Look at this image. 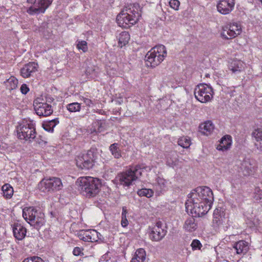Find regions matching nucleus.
<instances>
[{
  "label": "nucleus",
  "mask_w": 262,
  "mask_h": 262,
  "mask_svg": "<svg viewBox=\"0 0 262 262\" xmlns=\"http://www.w3.org/2000/svg\"><path fill=\"white\" fill-rule=\"evenodd\" d=\"M82 250L83 249L80 248V247H76L74 249L73 251V253L75 256L80 255L81 254H83V253L82 252Z\"/></svg>",
  "instance_id": "a19ab883"
},
{
  "label": "nucleus",
  "mask_w": 262,
  "mask_h": 262,
  "mask_svg": "<svg viewBox=\"0 0 262 262\" xmlns=\"http://www.w3.org/2000/svg\"><path fill=\"white\" fill-rule=\"evenodd\" d=\"M229 69L233 73H238L245 69V63L241 60H234L229 64Z\"/></svg>",
  "instance_id": "412c9836"
},
{
  "label": "nucleus",
  "mask_w": 262,
  "mask_h": 262,
  "mask_svg": "<svg viewBox=\"0 0 262 262\" xmlns=\"http://www.w3.org/2000/svg\"><path fill=\"white\" fill-rule=\"evenodd\" d=\"M214 125L211 121H207L199 126L200 131L204 135H209L214 129Z\"/></svg>",
  "instance_id": "b1692460"
},
{
  "label": "nucleus",
  "mask_w": 262,
  "mask_h": 262,
  "mask_svg": "<svg viewBox=\"0 0 262 262\" xmlns=\"http://www.w3.org/2000/svg\"><path fill=\"white\" fill-rule=\"evenodd\" d=\"M137 194L140 197L145 196L149 198L153 196L154 191L151 189L142 188L138 190Z\"/></svg>",
  "instance_id": "473e14b6"
},
{
  "label": "nucleus",
  "mask_w": 262,
  "mask_h": 262,
  "mask_svg": "<svg viewBox=\"0 0 262 262\" xmlns=\"http://www.w3.org/2000/svg\"><path fill=\"white\" fill-rule=\"evenodd\" d=\"M189 200L185 203L186 211L192 216L199 217L206 214L211 209L213 201L211 189L207 186H201L193 190Z\"/></svg>",
  "instance_id": "f257e3e1"
},
{
  "label": "nucleus",
  "mask_w": 262,
  "mask_h": 262,
  "mask_svg": "<svg viewBox=\"0 0 262 262\" xmlns=\"http://www.w3.org/2000/svg\"><path fill=\"white\" fill-rule=\"evenodd\" d=\"M77 236L80 239L87 242H95L99 239L98 233L95 230H80Z\"/></svg>",
  "instance_id": "2eb2a0df"
},
{
  "label": "nucleus",
  "mask_w": 262,
  "mask_h": 262,
  "mask_svg": "<svg viewBox=\"0 0 262 262\" xmlns=\"http://www.w3.org/2000/svg\"><path fill=\"white\" fill-rule=\"evenodd\" d=\"M241 32V26L236 23H233L223 27L221 35L223 38L229 39L239 35Z\"/></svg>",
  "instance_id": "f8f14e48"
},
{
  "label": "nucleus",
  "mask_w": 262,
  "mask_h": 262,
  "mask_svg": "<svg viewBox=\"0 0 262 262\" xmlns=\"http://www.w3.org/2000/svg\"><path fill=\"white\" fill-rule=\"evenodd\" d=\"M40 98H37L34 101L33 106L36 114L39 116H48L53 113L51 105L40 101Z\"/></svg>",
  "instance_id": "ddd939ff"
},
{
  "label": "nucleus",
  "mask_w": 262,
  "mask_h": 262,
  "mask_svg": "<svg viewBox=\"0 0 262 262\" xmlns=\"http://www.w3.org/2000/svg\"><path fill=\"white\" fill-rule=\"evenodd\" d=\"M13 233L16 239L21 241L26 235L27 229L19 223H14L13 226Z\"/></svg>",
  "instance_id": "6ab92c4d"
},
{
  "label": "nucleus",
  "mask_w": 262,
  "mask_h": 262,
  "mask_svg": "<svg viewBox=\"0 0 262 262\" xmlns=\"http://www.w3.org/2000/svg\"><path fill=\"white\" fill-rule=\"evenodd\" d=\"M191 247L193 250H196L201 249L202 245L199 240L194 239L191 244Z\"/></svg>",
  "instance_id": "58836bf2"
},
{
  "label": "nucleus",
  "mask_w": 262,
  "mask_h": 262,
  "mask_svg": "<svg viewBox=\"0 0 262 262\" xmlns=\"http://www.w3.org/2000/svg\"><path fill=\"white\" fill-rule=\"evenodd\" d=\"M167 55L166 48L164 45H159L152 48L145 55L146 65L155 67L159 65Z\"/></svg>",
  "instance_id": "20e7f679"
},
{
  "label": "nucleus",
  "mask_w": 262,
  "mask_h": 262,
  "mask_svg": "<svg viewBox=\"0 0 262 262\" xmlns=\"http://www.w3.org/2000/svg\"><path fill=\"white\" fill-rule=\"evenodd\" d=\"M194 95L195 98L202 103L209 101L213 97V89L210 85L200 83L194 89Z\"/></svg>",
  "instance_id": "1a4fd4ad"
},
{
  "label": "nucleus",
  "mask_w": 262,
  "mask_h": 262,
  "mask_svg": "<svg viewBox=\"0 0 262 262\" xmlns=\"http://www.w3.org/2000/svg\"><path fill=\"white\" fill-rule=\"evenodd\" d=\"M97 158V150L91 148L86 153L80 154L76 157V165L81 169H89L94 166Z\"/></svg>",
  "instance_id": "0eeeda50"
},
{
  "label": "nucleus",
  "mask_w": 262,
  "mask_h": 262,
  "mask_svg": "<svg viewBox=\"0 0 262 262\" xmlns=\"http://www.w3.org/2000/svg\"><path fill=\"white\" fill-rule=\"evenodd\" d=\"M7 88L9 90H13L17 88L18 80L14 77H11L5 82Z\"/></svg>",
  "instance_id": "7c9ffc66"
},
{
  "label": "nucleus",
  "mask_w": 262,
  "mask_h": 262,
  "mask_svg": "<svg viewBox=\"0 0 262 262\" xmlns=\"http://www.w3.org/2000/svg\"><path fill=\"white\" fill-rule=\"evenodd\" d=\"M83 100L84 103L89 106H90L91 104H93L92 101L88 98H83Z\"/></svg>",
  "instance_id": "a18cd8bd"
},
{
  "label": "nucleus",
  "mask_w": 262,
  "mask_h": 262,
  "mask_svg": "<svg viewBox=\"0 0 262 262\" xmlns=\"http://www.w3.org/2000/svg\"><path fill=\"white\" fill-rule=\"evenodd\" d=\"M259 1H260L261 2V3H262V0H259Z\"/></svg>",
  "instance_id": "603ef678"
},
{
  "label": "nucleus",
  "mask_w": 262,
  "mask_h": 262,
  "mask_svg": "<svg viewBox=\"0 0 262 262\" xmlns=\"http://www.w3.org/2000/svg\"><path fill=\"white\" fill-rule=\"evenodd\" d=\"M37 142H38V143L39 144H41L42 142H43V141H36Z\"/></svg>",
  "instance_id": "3c124183"
},
{
  "label": "nucleus",
  "mask_w": 262,
  "mask_h": 262,
  "mask_svg": "<svg viewBox=\"0 0 262 262\" xmlns=\"http://www.w3.org/2000/svg\"><path fill=\"white\" fill-rule=\"evenodd\" d=\"M20 90L22 94H26L29 92V89L27 86V84H23L21 85Z\"/></svg>",
  "instance_id": "79ce46f5"
},
{
  "label": "nucleus",
  "mask_w": 262,
  "mask_h": 262,
  "mask_svg": "<svg viewBox=\"0 0 262 262\" xmlns=\"http://www.w3.org/2000/svg\"><path fill=\"white\" fill-rule=\"evenodd\" d=\"M169 6L174 10H178L180 5V2L178 0H170Z\"/></svg>",
  "instance_id": "ea45409f"
},
{
  "label": "nucleus",
  "mask_w": 262,
  "mask_h": 262,
  "mask_svg": "<svg viewBox=\"0 0 262 262\" xmlns=\"http://www.w3.org/2000/svg\"><path fill=\"white\" fill-rule=\"evenodd\" d=\"M252 137L256 141L255 144L257 149L262 151V128H258L255 129L252 134Z\"/></svg>",
  "instance_id": "a878e982"
},
{
  "label": "nucleus",
  "mask_w": 262,
  "mask_h": 262,
  "mask_svg": "<svg viewBox=\"0 0 262 262\" xmlns=\"http://www.w3.org/2000/svg\"><path fill=\"white\" fill-rule=\"evenodd\" d=\"M178 145L184 148H188L191 145V140L187 137H182L178 139Z\"/></svg>",
  "instance_id": "72a5a7b5"
},
{
  "label": "nucleus",
  "mask_w": 262,
  "mask_h": 262,
  "mask_svg": "<svg viewBox=\"0 0 262 262\" xmlns=\"http://www.w3.org/2000/svg\"><path fill=\"white\" fill-rule=\"evenodd\" d=\"M254 198L256 201H260L262 199V190L259 187L255 188Z\"/></svg>",
  "instance_id": "e433bc0d"
},
{
  "label": "nucleus",
  "mask_w": 262,
  "mask_h": 262,
  "mask_svg": "<svg viewBox=\"0 0 262 262\" xmlns=\"http://www.w3.org/2000/svg\"><path fill=\"white\" fill-rule=\"evenodd\" d=\"M38 69V64L35 62H29L25 64L20 70L21 75L24 78H28L33 75Z\"/></svg>",
  "instance_id": "a211bd4d"
},
{
  "label": "nucleus",
  "mask_w": 262,
  "mask_h": 262,
  "mask_svg": "<svg viewBox=\"0 0 262 262\" xmlns=\"http://www.w3.org/2000/svg\"><path fill=\"white\" fill-rule=\"evenodd\" d=\"M233 248L238 254H245L248 251L249 247L247 242L245 241H239L234 244Z\"/></svg>",
  "instance_id": "5701e85b"
},
{
  "label": "nucleus",
  "mask_w": 262,
  "mask_h": 262,
  "mask_svg": "<svg viewBox=\"0 0 262 262\" xmlns=\"http://www.w3.org/2000/svg\"><path fill=\"white\" fill-rule=\"evenodd\" d=\"M17 132L20 139L31 141L36 137V133L32 122L21 124L17 127Z\"/></svg>",
  "instance_id": "9d476101"
},
{
  "label": "nucleus",
  "mask_w": 262,
  "mask_h": 262,
  "mask_svg": "<svg viewBox=\"0 0 262 262\" xmlns=\"http://www.w3.org/2000/svg\"><path fill=\"white\" fill-rule=\"evenodd\" d=\"M155 187L157 191L161 192L162 191L165 190L166 188V181L165 180L160 177H158L156 179V182L155 184Z\"/></svg>",
  "instance_id": "2f4dec72"
},
{
  "label": "nucleus",
  "mask_w": 262,
  "mask_h": 262,
  "mask_svg": "<svg viewBox=\"0 0 262 262\" xmlns=\"http://www.w3.org/2000/svg\"><path fill=\"white\" fill-rule=\"evenodd\" d=\"M194 216L190 217L187 219L183 225V228L187 232H192L195 230L197 228V223L195 222V220L194 219Z\"/></svg>",
  "instance_id": "393cba45"
},
{
  "label": "nucleus",
  "mask_w": 262,
  "mask_h": 262,
  "mask_svg": "<svg viewBox=\"0 0 262 262\" xmlns=\"http://www.w3.org/2000/svg\"><path fill=\"white\" fill-rule=\"evenodd\" d=\"M238 172L244 176H249L253 173L254 166L250 159H244L241 162Z\"/></svg>",
  "instance_id": "f3484780"
},
{
  "label": "nucleus",
  "mask_w": 262,
  "mask_h": 262,
  "mask_svg": "<svg viewBox=\"0 0 262 262\" xmlns=\"http://www.w3.org/2000/svg\"><path fill=\"white\" fill-rule=\"evenodd\" d=\"M121 225L123 227H126L128 224V220H127V218L126 217H122V220H121Z\"/></svg>",
  "instance_id": "c03bdc74"
},
{
  "label": "nucleus",
  "mask_w": 262,
  "mask_h": 262,
  "mask_svg": "<svg viewBox=\"0 0 262 262\" xmlns=\"http://www.w3.org/2000/svg\"><path fill=\"white\" fill-rule=\"evenodd\" d=\"M127 213V210L125 207H123L122 208V217H126V214Z\"/></svg>",
  "instance_id": "09e8293b"
},
{
  "label": "nucleus",
  "mask_w": 262,
  "mask_h": 262,
  "mask_svg": "<svg viewBox=\"0 0 262 262\" xmlns=\"http://www.w3.org/2000/svg\"><path fill=\"white\" fill-rule=\"evenodd\" d=\"M27 2L33 4L27 10L30 15L43 13L52 3V0H27Z\"/></svg>",
  "instance_id": "9b49d317"
},
{
  "label": "nucleus",
  "mask_w": 262,
  "mask_h": 262,
  "mask_svg": "<svg viewBox=\"0 0 262 262\" xmlns=\"http://www.w3.org/2000/svg\"><path fill=\"white\" fill-rule=\"evenodd\" d=\"M130 39V35L128 32L123 31L119 34L118 38L119 46L122 48L123 46L126 45Z\"/></svg>",
  "instance_id": "cd10ccee"
},
{
  "label": "nucleus",
  "mask_w": 262,
  "mask_h": 262,
  "mask_svg": "<svg viewBox=\"0 0 262 262\" xmlns=\"http://www.w3.org/2000/svg\"><path fill=\"white\" fill-rule=\"evenodd\" d=\"M80 193L86 198L95 196L100 191L102 186L101 180L91 177L79 178L77 181Z\"/></svg>",
  "instance_id": "f03ea898"
},
{
  "label": "nucleus",
  "mask_w": 262,
  "mask_h": 262,
  "mask_svg": "<svg viewBox=\"0 0 262 262\" xmlns=\"http://www.w3.org/2000/svg\"><path fill=\"white\" fill-rule=\"evenodd\" d=\"M136 9V6L134 5L132 9L126 8L120 12L116 17L117 23L120 27L128 28L138 22L141 14L135 10Z\"/></svg>",
  "instance_id": "7ed1b4c3"
},
{
  "label": "nucleus",
  "mask_w": 262,
  "mask_h": 262,
  "mask_svg": "<svg viewBox=\"0 0 262 262\" xmlns=\"http://www.w3.org/2000/svg\"><path fill=\"white\" fill-rule=\"evenodd\" d=\"M62 184L60 179L52 177L42 180L38 184V189L42 192H53L62 188Z\"/></svg>",
  "instance_id": "6e6552de"
},
{
  "label": "nucleus",
  "mask_w": 262,
  "mask_h": 262,
  "mask_svg": "<svg viewBox=\"0 0 262 262\" xmlns=\"http://www.w3.org/2000/svg\"><path fill=\"white\" fill-rule=\"evenodd\" d=\"M43 128L48 132H52L53 131V128L52 127L49 126L47 124H44L43 125Z\"/></svg>",
  "instance_id": "49530a36"
},
{
  "label": "nucleus",
  "mask_w": 262,
  "mask_h": 262,
  "mask_svg": "<svg viewBox=\"0 0 262 262\" xmlns=\"http://www.w3.org/2000/svg\"><path fill=\"white\" fill-rule=\"evenodd\" d=\"M165 228L161 222H158L149 233L150 239L157 242L161 241L167 233Z\"/></svg>",
  "instance_id": "4468645a"
},
{
  "label": "nucleus",
  "mask_w": 262,
  "mask_h": 262,
  "mask_svg": "<svg viewBox=\"0 0 262 262\" xmlns=\"http://www.w3.org/2000/svg\"><path fill=\"white\" fill-rule=\"evenodd\" d=\"M94 71V69L93 68H92V66H91L90 67H89L85 70V73L86 75H91L92 74V72Z\"/></svg>",
  "instance_id": "de8ad7c7"
},
{
  "label": "nucleus",
  "mask_w": 262,
  "mask_h": 262,
  "mask_svg": "<svg viewBox=\"0 0 262 262\" xmlns=\"http://www.w3.org/2000/svg\"><path fill=\"white\" fill-rule=\"evenodd\" d=\"M59 123L57 119H53L50 121L48 123H46L49 126L52 127L53 128L56 126V125Z\"/></svg>",
  "instance_id": "37998d69"
},
{
  "label": "nucleus",
  "mask_w": 262,
  "mask_h": 262,
  "mask_svg": "<svg viewBox=\"0 0 262 262\" xmlns=\"http://www.w3.org/2000/svg\"><path fill=\"white\" fill-rule=\"evenodd\" d=\"M109 149L115 158L119 159L121 157V151L118 143L112 144L109 147Z\"/></svg>",
  "instance_id": "c85d7f7f"
},
{
  "label": "nucleus",
  "mask_w": 262,
  "mask_h": 262,
  "mask_svg": "<svg viewBox=\"0 0 262 262\" xmlns=\"http://www.w3.org/2000/svg\"><path fill=\"white\" fill-rule=\"evenodd\" d=\"M77 47L79 50H81L84 52L88 50L87 42L85 41H78L77 44Z\"/></svg>",
  "instance_id": "c9c22d12"
},
{
  "label": "nucleus",
  "mask_w": 262,
  "mask_h": 262,
  "mask_svg": "<svg viewBox=\"0 0 262 262\" xmlns=\"http://www.w3.org/2000/svg\"><path fill=\"white\" fill-rule=\"evenodd\" d=\"M145 257V251L142 248H140L136 251L135 255L130 262H143Z\"/></svg>",
  "instance_id": "bb28decb"
},
{
  "label": "nucleus",
  "mask_w": 262,
  "mask_h": 262,
  "mask_svg": "<svg viewBox=\"0 0 262 262\" xmlns=\"http://www.w3.org/2000/svg\"><path fill=\"white\" fill-rule=\"evenodd\" d=\"M225 220V214L221 209H216L213 212V224L214 227L222 225Z\"/></svg>",
  "instance_id": "aec40b11"
},
{
  "label": "nucleus",
  "mask_w": 262,
  "mask_h": 262,
  "mask_svg": "<svg viewBox=\"0 0 262 262\" xmlns=\"http://www.w3.org/2000/svg\"><path fill=\"white\" fill-rule=\"evenodd\" d=\"M98 125H99V127H98V131L99 132H101V130L100 129V127H101V123H100V122H98Z\"/></svg>",
  "instance_id": "8fccbe9b"
},
{
  "label": "nucleus",
  "mask_w": 262,
  "mask_h": 262,
  "mask_svg": "<svg viewBox=\"0 0 262 262\" xmlns=\"http://www.w3.org/2000/svg\"><path fill=\"white\" fill-rule=\"evenodd\" d=\"M24 219L32 226L38 229L45 223V215L33 207L25 208L23 210Z\"/></svg>",
  "instance_id": "39448f33"
},
{
  "label": "nucleus",
  "mask_w": 262,
  "mask_h": 262,
  "mask_svg": "<svg viewBox=\"0 0 262 262\" xmlns=\"http://www.w3.org/2000/svg\"><path fill=\"white\" fill-rule=\"evenodd\" d=\"M22 262H44V261L40 257L34 256L25 258Z\"/></svg>",
  "instance_id": "4c0bfd02"
},
{
  "label": "nucleus",
  "mask_w": 262,
  "mask_h": 262,
  "mask_svg": "<svg viewBox=\"0 0 262 262\" xmlns=\"http://www.w3.org/2000/svg\"><path fill=\"white\" fill-rule=\"evenodd\" d=\"M231 137L229 135L223 137L220 141V144L217 146V149L224 151L228 149L231 145Z\"/></svg>",
  "instance_id": "4be33fe9"
},
{
  "label": "nucleus",
  "mask_w": 262,
  "mask_h": 262,
  "mask_svg": "<svg viewBox=\"0 0 262 262\" xmlns=\"http://www.w3.org/2000/svg\"><path fill=\"white\" fill-rule=\"evenodd\" d=\"M234 5V0H219L216 8L219 12L226 15L229 14L232 11Z\"/></svg>",
  "instance_id": "dca6fc26"
},
{
  "label": "nucleus",
  "mask_w": 262,
  "mask_h": 262,
  "mask_svg": "<svg viewBox=\"0 0 262 262\" xmlns=\"http://www.w3.org/2000/svg\"><path fill=\"white\" fill-rule=\"evenodd\" d=\"M67 108L70 112H77L80 110L81 104L78 102H73L68 104Z\"/></svg>",
  "instance_id": "f704fd0d"
},
{
  "label": "nucleus",
  "mask_w": 262,
  "mask_h": 262,
  "mask_svg": "<svg viewBox=\"0 0 262 262\" xmlns=\"http://www.w3.org/2000/svg\"><path fill=\"white\" fill-rule=\"evenodd\" d=\"M143 168H145V167L136 165L125 172L119 174L117 178L121 185L128 187L132 184L133 182L136 181L142 175Z\"/></svg>",
  "instance_id": "423d86ee"
},
{
  "label": "nucleus",
  "mask_w": 262,
  "mask_h": 262,
  "mask_svg": "<svg viewBox=\"0 0 262 262\" xmlns=\"http://www.w3.org/2000/svg\"><path fill=\"white\" fill-rule=\"evenodd\" d=\"M4 196L7 199H10L13 194V187L9 184H5L2 187Z\"/></svg>",
  "instance_id": "c756f323"
}]
</instances>
